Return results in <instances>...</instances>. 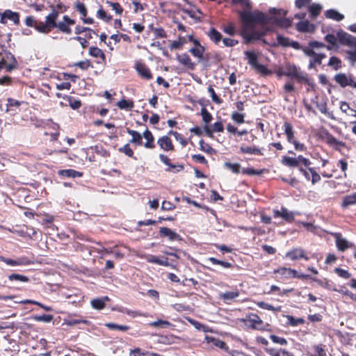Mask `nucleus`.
<instances>
[{
	"label": "nucleus",
	"instance_id": "nucleus-55",
	"mask_svg": "<svg viewBox=\"0 0 356 356\" xmlns=\"http://www.w3.org/2000/svg\"><path fill=\"white\" fill-rule=\"evenodd\" d=\"M118 151L120 152H122V153H124V154H126L127 156H128L129 157H133L134 156V152L133 150L130 148L129 147V144H126L124 145L123 147H121L118 149Z\"/></svg>",
	"mask_w": 356,
	"mask_h": 356
},
{
	"label": "nucleus",
	"instance_id": "nucleus-3",
	"mask_svg": "<svg viewBox=\"0 0 356 356\" xmlns=\"http://www.w3.org/2000/svg\"><path fill=\"white\" fill-rule=\"evenodd\" d=\"M59 12L55 8L45 17V22H41L39 24L38 31L42 33H48L51 29L57 26L56 20L58 17Z\"/></svg>",
	"mask_w": 356,
	"mask_h": 356
},
{
	"label": "nucleus",
	"instance_id": "nucleus-53",
	"mask_svg": "<svg viewBox=\"0 0 356 356\" xmlns=\"http://www.w3.org/2000/svg\"><path fill=\"white\" fill-rule=\"evenodd\" d=\"M131 354L133 356H159V355L154 353L148 351L143 352L138 348L134 350L131 352Z\"/></svg>",
	"mask_w": 356,
	"mask_h": 356
},
{
	"label": "nucleus",
	"instance_id": "nucleus-60",
	"mask_svg": "<svg viewBox=\"0 0 356 356\" xmlns=\"http://www.w3.org/2000/svg\"><path fill=\"white\" fill-rule=\"evenodd\" d=\"M79 323H83V324L87 325L89 323V322H88V321H87L86 319H74V318L69 319L66 322V324L70 326L76 325Z\"/></svg>",
	"mask_w": 356,
	"mask_h": 356
},
{
	"label": "nucleus",
	"instance_id": "nucleus-10",
	"mask_svg": "<svg viewBox=\"0 0 356 356\" xmlns=\"http://www.w3.org/2000/svg\"><path fill=\"white\" fill-rule=\"evenodd\" d=\"M8 19L13 22L15 24L17 25L19 23V15L18 13L13 12L10 10H6L1 14L0 22L1 24H6Z\"/></svg>",
	"mask_w": 356,
	"mask_h": 356
},
{
	"label": "nucleus",
	"instance_id": "nucleus-47",
	"mask_svg": "<svg viewBox=\"0 0 356 356\" xmlns=\"http://www.w3.org/2000/svg\"><path fill=\"white\" fill-rule=\"evenodd\" d=\"M322 9V6L320 4L314 3L309 7V13L311 17H316L318 15L321 10Z\"/></svg>",
	"mask_w": 356,
	"mask_h": 356
},
{
	"label": "nucleus",
	"instance_id": "nucleus-42",
	"mask_svg": "<svg viewBox=\"0 0 356 356\" xmlns=\"http://www.w3.org/2000/svg\"><path fill=\"white\" fill-rule=\"evenodd\" d=\"M208 261H210L212 264L220 265L221 266H222L223 268H231L232 266V264L231 263L218 260L214 257L209 258Z\"/></svg>",
	"mask_w": 356,
	"mask_h": 356
},
{
	"label": "nucleus",
	"instance_id": "nucleus-8",
	"mask_svg": "<svg viewBox=\"0 0 356 356\" xmlns=\"http://www.w3.org/2000/svg\"><path fill=\"white\" fill-rule=\"evenodd\" d=\"M334 80L341 88L349 86L353 88H356V81L353 79L351 75H348L344 73H338L334 75Z\"/></svg>",
	"mask_w": 356,
	"mask_h": 356
},
{
	"label": "nucleus",
	"instance_id": "nucleus-28",
	"mask_svg": "<svg viewBox=\"0 0 356 356\" xmlns=\"http://www.w3.org/2000/svg\"><path fill=\"white\" fill-rule=\"evenodd\" d=\"M325 16L327 18L334 19L337 22L341 21L344 18L342 14L333 9L327 10L325 12Z\"/></svg>",
	"mask_w": 356,
	"mask_h": 356
},
{
	"label": "nucleus",
	"instance_id": "nucleus-40",
	"mask_svg": "<svg viewBox=\"0 0 356 356\" xmlns=\"http://www.w3.org/2000/svg\"><path fill=\"white\" fill-rule=\"evenodd\" d=\"M257 305L258 307H259L261 309L273 311L275 312H280L281 311V307L280 306L275 307L272 305H270L268 303H266V302H262V301L261 302H258L257 303Z\"/></svg>",
	"mask_w": 356,
	"mask_h": 356
},
{
	"label": "nucleus",
	"instance_id": "nucleus-56",
	"mask_svg": "<svg viewBox=\"0 0 356 356\" xmlns=\"http://www.w3.org/2000/svg\"><path fill=\"white\" fill-rule=\"evenodd\" d=\"M337 40H339L337 35H334V34H327L325 36V40L332 46H337Z\"/></svg>",
	"mask_w": 356,
	"mask_h": 356
},
{
	"label": "nucleus",
	"instance_id": "nucleus-19",
	"mask_svg": "<svg viewBox=\"0 0 356 356\" xmlns=\"http://www.w3.org/2000/svg\"><path fill=\"white\" fill-rule=\"evenodd\" d=\"M244 321L253 327H257V325H261L262 324V321L260 317L255 314L247 315Z\"/></svg>",
	"mask_w": 356,
	"mask_h": 356
},
{
	"label": "nucleus",
	"instance_id": "nucleus-4",
	"mask_svg": "<svg viewBox=\"0 0 356 356\" xmlns=\"http://www.w3.org/2000/svg\"><path fill=\"white\" fill-rule=\"evenodd\" d=\"M280 74L289 77L296 78L299 81H304L308 84H310L309 79H308L307 74L302 72L300 67H298L295 65H286L285 70L280 72Z\"/></svg>",
	"mask_w": 356,
	"mask_h": 356
},
{
	"label": "nucleus",
	"instance_id": "nucleus-58",
	"mask_svg": "<svg viewBox=\"0 0 356 356\" xmlns=\"http://www.w3.org/2000/svg\"><path fill=\"white\" fill-rule=\"evenodd\" d=\"M200 149L207 153L211 154L215 152V150L209 144L204 143L203 140L200 141Z\"/></svg>",
	"mask_w": 356,
	"mask_h": 356
},
{
	"label": "nucleus",
	"instance_id": "nucleus-59",
	"mask_svg": "<svg viewBox=\"0 0 356 356\" xmlns=\"http://www.w3.org/2000/svg\"><path fill=\"white\" fill-rule=\"evenodd\" d=\"M201 115L202 116L203 121L207 124L212 120V115L208 112L205 108H202L201 110Z\"/></svg>",
	"mask_w": 356,
	"mask_h": 356
},
{
	"label": "nucleus",
	"instance_id": "nucleus-25",
	"mask_svg": "<svg viewBox=\"0 0 356 356\" xmlns=\"http://www.w3.org/2000/svg\"><path fill=\"white\" fill-rule=\"evenodd\" d=\"M15 302L16 303H19V304H32V305H38V306L40 307L41 308H42L44 310H45L47 312H51L53 310L51 307L46 306V305L42 304L40 302H38V301H35V300H33L26 299V300H20V301H15Z\"/></svg>",
	"mask_w": 356,
	"mask_h": 356
},
{
	"label": "nucleus",
	"instance_id": "nucleus-44",
	"mask_svg": "<svg viewBox=\"0 0 356 356\" xmlns=\"http://www.w3.org/2000/svg\"><path fill=\"white\" fill-rule=\"evenodd\" d=\"M288 324L291 326H297L305 323V320L302 318H296L292 316L287 315Z\"/></svg>",
	"mask_w": 356,
	"mask_h": 356
},
{
	"label": "nucleus",
	"instance_id": "nucleus-7",
	"mask_svg": "<svg viewBox=\"0 0 356 356\" xmlns=\"http://www.w3.org/2000/svg\"><path fill=\"white\" fill-rule=\"evenodd\" d=\"M246 56V58L248 59V63L256 70L261 72L263 74H268V71L267 68L261 64L258 63L257 62V55L252 51H246L244 52Z\"/></svg>",
	"mask_w": 356,
	"mask_h": 356
},
{
	"label": "nucleus",
	"instance_id": "nucleus-37",
	"mask_svg": "<svg viewBox=\"0 0 356 356\" xmlns=\"http://www.w3.org/2000/svg\"><path fill=\"white\" fill-rule=\"evenodd\" d=\"M6 264L9 266H19L27 264L28 262L23 257L19 258L16 260L7 258V259L6 261Z\"/></svg>",
	"mask_w": 356,
	"mask_h": 356
},
{
	"label": "nucleus",
	"instance_id": "nucleus-22",
	"mask_svg": "<svg viewBox=\"0 0 356 356\" xmlns=\"http://www.w3.org/2000/svg\"><path fill=\"white\" fill-rule=\"evenodd\" d=\"M127 132L132 136V138L129 140V143H135L138 145H142V138L143 137V135H141L139 132L131 130L130 129H127Z\"/></svg>",
	"mask_w": 356,
	"mask_h": 356
},
{
	"label": "nucleus",
	"instance_id": "nucleus-62",
	"mask_svg": "<svg viewBox=\"0 0 356 356\" xmlns=\"http://www.w3.org/2000/svg\"><path fill=\"white\" fill-rule=\"evenodd\" d=\"M208 92L211 95V97L212 99V100L216 102V104H221L222 103V100L221 99H220L217 95L216 94L213 88H212V86H209L208 88Z\"/></svg>",
	"mask_w": 356,
	"mask_h": 356
},
{
	"label": "nucleus",
	"instance_id": "nucleus-29",
	"mask_svg": "<svg viewBox=\"0 0 356 356\" xmlns=\"http://www.w3.org/2000/svg\"><path fill=\"white\" fill-rule=\"evenodd\" d=\"M8 279L10 282H29V278L27 276L17 274V273H13L8 276Z\"/></svg>",
	"mask_w": 356,
	"mask_h": 356
},
{
	"label": "nucleus",
	"instance_id": "nucleus-61",
	"mask_svg": "<svg viewBox=\"0 0 356 356\" xmlns=\"http://www.w3.org/2000/svg\"><path fill=\"white\" fill-rule=\"evenodd\" d=\"M232 119L238 124L244 122V114L234 112L232 114Z\"/></svg>",
	"mask_w": 356,
	"mask_h": 356
},
{
	"label": "nucleus",
	"instance_id": "nucleus-32",
	"mask_svg": "<svg viewBox=\"0 0 356 356\" xmlns=\"http://www.w3.org/2000/svg\"><path fill=\"white\" fill-rule=\"evenodd\" d=\"M277 45H280V46H282L284 47H289L290 46L289 39L288 38H285V37L278 34L277 35V43L273 42L271 44L272 47H275Z\"/></svg>",
	"mask_w": 356,
	"mask_h": 356
},
{
	"label": "nucleus",
	"instance_id": "nucleus-35",
	"mask_svg": "<svg viewBox=\"0 0 356 356\" xmlns=\"http://www.w3.org/2000/svg\"><path fill=\"white\" fill-rule=\"evenodd\" d=\"M59 175L67 177H81V173L79 172H77L74 170L68 169V170H62L59 171Z\"/></svg>",
	"mask_w": 356,
	"mask_h": 356
},
{
	"label": "nucleus",
	"instance_id": "nucleus-21",
	"mask_svg": "<svg viewBox=\"0 0 356 356\" xmlns=\"http://www.w3.org/2000/svg\"><path fill=\"white\" fill-rule=\"evenodd\" d=\"M284 134H286V138H287V141L289 143H291L294 140H296V139L294 138V131H293V126L290 123L286 122L284 124Z\"/></svg>",
	"mask_w": 356,
	"mask_h": 356
},
{
	"label": "nucleus",
	"instance_id": "nucleus-6",
	"mask_svg": "<svg viewBox=\"0 0 356 356\" xmlns=\"http://www.w3.org/2000/svg\"><path fill=\"white\" fill-rule=\"evenodd\" d=\"M282 163L289 167H300V165H302L305 166L309 170V168H310L309 165H311V161L302 156L299 155L296 158L283 156Z\"/></svg>",
	"mask_w": 356,
	"mask_h": 356
},
{
	"label": "nucleus",
	"instance_id": "nucleus-36",
	"mask_svg": "<svg viewBox=\"0 0 356 356\" xmlns=\"http://www.w3.org/2000/svg\"><path fill=\"white\" fill-rule=\"evenodd\" d=\"M239 293L238 291H227L225 293H223L220 295V297L225 300V301H231L235 299L236 298L238 297Z\"/></svg>",
	"mask_w": 356,
	"mask_h": 356
},
{
	"label": "nucleus",
	"instance_id": "nucleus-16",
	"mask_svg": "<svg viewBox=\"0 0 356 356\" xmlns=\"http://www.w3.org/2000/svg\"><path fill=\"white\" fill-rule=\"evenodd\" d=\"M157 143L160 146V147L165 151H170L174 149L172 143L170 138L167 136H164L160 138L158 140Z\"/></svg>",
	"mask_w": 356,
	"mask_h": 356
},
{
	"label": "nucleus",
	"instance_id": "nucleus-12",
	"mask_svg": "<svg viewBox=\"0 0 356 356\" xmlns=\"http://www.w3.org/2000/svg\"><path fill=\"white\" fill-rule=\"evenodd\" d=\"M159 234L162 236L168 237L171 241L181 240V237L177 233L165 227L160 228Z\"/></svg>",
	"mask_w": 356,
	"mask_h": 356
},
{
	"label": "nucleus",
	"instance_id": "nucleus-57",
	"mask_svg": "<svg viewBox=\"0 0 356 356\" xmlns=\"http://www.w3.org/2000/svg\"><path fill=\"white\" fill-rule=\"evenodd\" d=\"M264 171V169L257 170H254L253 168H244V169H243L242 172L243 174L248 175H260L263 173Z\"/></svg>",
	"mask_w": 356,
	"mask_h": 356
},
{
	"label": "nucleus",
	"instance_id": "nucleus-11",
	"mask_svg": "<svg viewBox=\"0 0 356 356\" xmlns=\"http://www.w3.org/2000/svg\"><path fill=\"white\" fill-rule=\"evenodd\" d=\"M63 22L57 23L56 28H58L60 31L63 33L70 34L72 33V30L69 26L74 24L75 23L74 20L71 19L67 15L63 16Z\"/></svg>",
	"mask_w": 356,
	"mask_h": 356
},
{
	"label": "nucleus",
	"instance_id": "nucleus-54",
	"mask_svg": "<svg viewBox=\"0 0 356 356\" xmlns=\"http://www.w3.org/2000/svg\"><path fill=\"white\" fill-rule=\"evenodd\" d=\"M168 134L174 136L175 139L179 141L183 147L186 145L187 141L177 131H170Z\"/></svg>",
	"mask_w": 356,
	"mask_h": 356
},
{
	"label": "nucleus",
	"instance_id": "nucleus-63",
	"mask_svg": "<svg viewBox=\"0 0 356 356\" xmlns=\"http://www.w3.org/2000/svg\"><path fill=\"white\" fill-rule=\"evenodd\" d=\"M76 8L83 17H86L87 9L83 3H80V2L76 3Z\"/></svg>",
	"mask_w": 356,
	"mask_h": 356
},
{
	"label": "nucleus",
	"instance_id": "nucleus-45",
	"mask_svg": "<svg viewBox=\"0 0 356 356\" xmlns=\"http://www.w3.org/2000/svg\"><path fill=\"white\" fill-rule=\"evenodd\" d=\"M170 323L168 321L164 320H158L156 321H154L149 324L150 326L154 327H161V328H166L170 325Z\"/></svg>",
	"mask_w": 356,
	"mask_h": 356
},
{
	"label": "nucleus",
	"instance_id": "nucleus-43",
	"mask_svg": "<svg viewBox=\"0 0 356 356\" xmlns=\"http://www.w3.org/2000/svg\"><path fill=\"white\" fill-rule=\"evenodd\" d=\"M40 22L36 20L32 16H28L26 17L25 19V24L27 26L30 27H34L35 30L38 31V28L39 26V24Z\"/></svg>",
	"mask_w": 356,
	"mask_h": 356
},
{
	"label": "nucleus",
	"instance_id": "nucleus-14",
	"mask_svg": "<svg viewBox=\"0 0 356 356\" xmlns=\"http://www.w3.org/2000/svg\"><path fill=\"white\" fill-rule=\"evenodd\" d=\"M335 240L337 247L340 251L343 252L352 246V243L348 242L346 238H342L339 234H335Z\"/></svg>",
	"mask_w": 356,
	"mask_h": 356
},
{
	"label": "nucleus",
	"instance_id": "nucleus-18",
	"mask_svg": "<svg viewBox=\"0 0 356 356\" xmlns=\"http://www.w3.org/2000/svg\"><path fill=\"white\" fill-rule=\"evenodd\" d=\"M136 69L138 73L140 76L145 79H151L152 78V75L150 72L149 68L143 63H137L136 66Z\"/></svg>",
	"mask_w": 356,
	"mask_h": 356
},
{
	"label": "nucleus",
	"instance_id": "nucleus-26",
	"mask_svg": "<svg viewBox=\"0 0 356 356\" xmlns=\"http://www.w3.org/2000/svg\"><path fill=\"white\" fill-rule=\"evenodd\" d=\"M356 204V193L346 195L343 197L341 206L343 208H347L350 205Z\"/></svg>",
	"mask_w": 356,
	"mask_h": 356
},
{
	"label": "nucleus",
	"instance_id": "nucleus-51",
	"mask_svg": "<svg viewBox=\"0 0 356 356\" xmlns=\"http://www.w3.org/2000/svg\"><path fill=\"white\" fill-rule=\"evenodd\" d=\"M307 56L310 57V60L309 63V68L313 69L315 67L316 65H321V60L316 56V52H314L313 55H306Z\"/></svg>",
	"mask_w": 356,
	"mask_h": 356
},
{
	"label": "nucleus",
	"instance_id": "nucleus-33",
	"mask_svg": "<svg viewBox=\"0 0 356 356\" xmlns=\"http://www.w3.org/2000/svg\"><path fill=\"white\" fill-rule=\"evenodd\" d=\"M105 326L111 330H118L122 332H126L129 330V327L124 325H118L113 323H106Z\"/></svg>",
	"mask_w": 356,
	"mask_h": 356
},
{
	"label": "nucleus",
	"instance_id": "nucleus-9",
	"mask_svg": "<svg viewBox=\"0 0 356 356\" xmlns=\"http://www.w3.org/2000/svg\"><path fill=\"white\" fill-rule=\"evenodd\" d=\"M325 47V44L323 42L312 40L310 41L307 45H305L301 50L305 55H313L315 50H318Z\"/></svg>",
	"mask_w": 356,
	"mask_h": 356
},
{
	"label": "nucleus",
	"instance_id": "nucleus-39",
	"mask_svg": "<svg viewBox=\"0 0 356 356\" xmlns=\"http://www.w3.org/2000/svg\"><path fill=\"white\" fill-rule=\"evenodd\" d=\"M89 54L95 58H102L103 60L105 59V55L104 52L98 47H92L89 49Z\"/></svg>",
	"mask_w": 356,
	"mask_h": 356
},
{
	"label": "nucleus",
	"instance_id": "nucleus-20",
	"mask_svg": "<svg viewBox=\"0 0 356 356\" xmlns=\"http://www.w3.org/2000/svg\"><path fill=\"white\" fill-rule=\"evenodd\" d=\"M143 136L146 139V142L144 144L145 147L147 149H153L155 147L154 144V138L150 131L146 129L143 134Z\"/></svg>",
	"mask_w": 356,
	"mask_h": 356
},
{
	"label": "nucleus",
	"instance_id": "nucleus-31",
	"mask_svg": "<svg viewBox=\"0 0 356 356\" xmlns=\"http://www.w3.org/2000/svg\"><path fill=\"white\" fill-rule=\"evenodd\" d=\"M241 152L244 154H261V151L259 148L256 147H248L242 145L240 148Z\"/></svg>",
	"mask_w": 356,
	"mask_h": 356
},
{
	"label": "nucleus",
	"instance_id": "nucleus-52",
	"mask_svg": "<svg viewBox=\"0 0 356 356\" xmlns=\"http://www.w3.org/2000/svg\"><path fill=\"white\" fill-rule=\"evenodd\" d=\"M54 317L52 315L43 314L40 316H35L33 319L38 322H45L49 323L53 320Z\"/></svg>",
	"mask_w": 356,
	"mask_h": 356
},
{
	"label": "nucleus",
	"instance_id": "nucleus-24",
	"mask_svg": "<svg viewBox=\"0 0 356 356\" xmlns=\"http://www.w3.org/2000/svg\"><path fill=\"white\" fill-rule=\"evenodd\" d=\"M108 300L109 298L107 296L102 298L94 299L91 301V305L94 309H102L105 307V302Z\"/></svg>",
	"mask_w": 356,
	"mask_h": 356
},
{
	"label": "nucleus",
	"instance_id": "nucleus-13",
	"mask_svg": "<svg viewBox=\"0 0 356 356\" xmlns=\"http://www.w3.org/2000/svg\"><path fill=\"white\" fill-rule=\"evenodd\" d=\"M274 217H282L287 222H291L294 219V213L288 211L286 208L282 207L281 211L274 210Z\"/></svg>",
	"mask_w": 356,
	"mask_h": 356
},
{
	"label": "nucleus",
	"instance_id": "nucleus-49",
	"mask_svg": "<svg viewBox=\"0 0 356 356\" xmlns=\"http://www.w3.org/2000/svg\"><path fill=\"white\" fill-rule=\"evenodd\" d=\"M225 167L232 170L234 173L238 174L240 172L241 165L239 163H232L229 162L225 163Z\"/></svg>",
	"mask_w": 356,
	"mask_h": 356
},
{
	"label": "nucleus",
	"instance_id": "nucleus-15",
	"mask_svg": "<svg viewBox=\"0 0 356 356\" xmlns=\"http://www.w3.org/2000/svg\"><path fill=\"white\" fill-rule=\"evenodd\" d=\"M286 256L291 260H296L300 258H304L306 260L309 259V258L305 256L304 250L302 248H295L288 252Z\"/></svg>",
	"mask_w": 356,
	"mask_h": 356
},
{
	"label": "nucleus",
	"instance_id": "nucleus-41",
	"mask_svg": "<svg viewBox=\"0 0 356 356\" xmlns=\"http://www.w3.org/2000/svg\"><path fill=\"white\" fill-rule=\"evenodd\" d=\"M7 58L10 59L11 60L13 61V63H10V64H7L6 62L5 61V64H3V66H5V67H6V72H10L16 67L17 62H16V60H15L14 56L13 54H11L10 53H9L8 54Z\"/></svg>",
	"mask_w": 356,
	"mask_h": 356
},
{
	"label": "nucleus",
	"instance_id": "nucleus-1",
	"mask_svg": "<svg viewBox=\"0 0 356 356\" xmlns=\"http://www.w3.org/2000/svg\"><path fill=\"white\" fill-rule=\"evenodd\" d=\"M239 15L244 24L241 35L245 42L250 43L255 40H261L263 43L267 44V42L264 39H262L266 34L267 29L264 27L261 29H257L253 26V24H266L268 22V17L259 11H241L239 13Z\"/></svg>",
	"mask_w": 356,
	"mask_h": 356
},
{
	"label": "nucleus",
	"instance_id": "nucleus-34",
	"mask_svg": "<svg viewBox=\"0 0 356 356\" xmlns=\"http://www.w3.org/2000/svg\"><path fill=\"white\" fill-rule=\"evenodd\" d=\"M327 65L332 67L334 70H338L341 67V60L336 57H330Z\"/></svg>",
	"mask_w": 356,
	"mask_h": 356
},
{
	"label": "nucleus",
	"instance_id": "nucleus-64",
	"mask_svg": "<svg viewBox=\"0 0 356 356\" xmlns=\"http://www.w3.org/2000/svg\"><path fill=\"white\" fill-rule=\"evenodd\" d=\"M270 338L272 341L275 343H279L280 345H286L287 343V341L284 338H282L276 335H270Z\"/></svg>",
	"mask_w": 356,
	"mask_h": 356
},
{
	"label": "nucleus",
	"instance_id": "nucleus-48",
	"mask_svg": "<svg viewBox=\"0 0 356 356\" xmlns=\"http://www.w3.org/2000/svg\"><path fill=\"white\" fill-rule=\"evenodd\" d=\"M7 102H8L6 104L7 108L6 110V112L14 111L13 109L10 108L11 107H13V106L19 107L21 105L20 102L15 100L14 99H12V98H8L7 99Z\"/></svg>",
	"mask_w": 356,
	"mask_h": 356
},
{
	"label": "nucleus",
	"instance_id": "nucleus-2",
	"mask_svg": "<svg viewBox=\"0 0 356 356\" xmlns=\"http://www.w3.org/2000/svg\"><path fill=\"white\" fill-rule=\"evenodd\" d=\"M337 37L339 42L341 45H346L350 48L355 49L354 50H348L346 51L347 58L354 63L356 62V38L344 32L339 31L337 32Z\"/></svg>",
	"mask_w": 356,
	"mask_h": 356
},
{
	"label": "nucleus",
	"instance_id": "nucleus-5",
	"mask_svg": "<svg viewBox=\"0 0 356 356\" xmlns=\"http://www.w3.org/2000/svg\"><path fill=\"white\" fill-rule=\"evenodd\" d=\"M269 13L274 15L273 22L279 26L288 28L291 25V20L289 18L283 17L286 15V11L282 9L270 8Z\"/></svg>",
	"mask_w": 356,
	"mask_h": 356
},
{
	"label": "nucleus",
	"instance_id": "nucleus-17",
	"mask_svg": "<svg viewBox=\"0 0 356 356\" xmlns=\"http://www.w3.org/2000/svg\"><path fill=\"white\" fill-rule=\"evenodd\" d=\"M177 59L181 64L186 66L188 69H190L191 70H194V68L195 67V64L191 61V60L188 54H178L177 56Z\"/></svg>",
	"mask_w": 356,
	"mask_h": 356
},
{
	"label": "nucleus",
	"instance_id": "nucleus-23",
	"mask_svg": "<svg viewBox=\"0 0 356 356\" xmlns=\"http://www.w3.org/2000/svg\"><path fill=\"white\" fill-rule=\"evenodd\" d=\"M146 260L148 262H149V263L156 264H159V265H161V266H169V263H168L167 259H160L156 256H154V255H152V254H148L146 257Z\"/></svg>",
	"mask_w": 356,
	"mask_h": 356
},
{
	"label": "nucleus",
	"instance_id": "nucleus-30",
	"mask_svg": "<svg viewBox=\"0 0 356 356\" xmlns=\"http://www.w3.org/2000/svg\"><path fill=\"white\" fill-rule=\"evenodd\" d=\"M63 99L68 102L69 106L72 109H78L81 106V102L80 100L74 99L72 97L65 95L63 97Z\"/></svg>",
	"mask_w": 356,
	"mask_h": 356
},
{
	"label": "nucleus",
	"instance_id": "nucleus-38",
	"mask_svg": "<svg viewBox=\"0 0 356 356\" xmlns=\"http://www.w3.org/2000/svg\"><path fill=\"white\" fill-rule=\"evenodd\" d=\"M204 51V47H194L190 49L189 52H191L195 57L201 60L203 57V54Z\"/></svg>",
	"mask_w": 356,
	"mask_h": 356
},
{
	"label": "nucleus",
	"instance_id": "nucleus-27",
	"mask_svg": "<svg viewBox=\"0 0 356 356\" xmlns=\"http://www.w3.org/2000/svg\"><path fill=\"white\" fill-rule=\"evenodd\" d=\"M207 35L209 37L211 40H212L216 44H218L222 39L221 33L214 28H211L210 29V31L207 33Z\"/></svg>",
	"mask_w": 356,
	"mask_h": 356
},
{
	"label": "nucleus",
	"instance_id": "nucleus-46",
	"mask_svg": "<svg viewBox=\"0 0 356 356\" xmlns=\"http://www.w3.org/2000/svg\"><path fill=\"white\" fill-rule=\"evenodd\" d=\"M311 24L308 21H301L297 24L296 28L300 32H308L309 31V27Z\"/></svg>",
	"mask_w": 356,
	"mask_h": 356
},
{
	"label": "nucleus",
	"instance_id": "nucleus-50",
	"mask_svg": "<svg viewBox=\"0 0 356 356\" xmlns=\"http://www.w3.org/2000/svg\"><path fill=\"white\" fill-rule=\"evenodd\" d=\"M118 106L121 109H131L134 107V104L131 101L122 99L118 102Z\"/></svg>",
	"mask_w": 356,
	"mask_h": 356
}]
</instances>
